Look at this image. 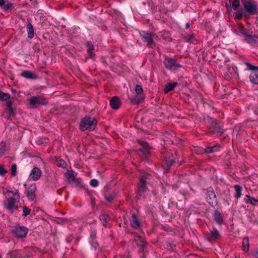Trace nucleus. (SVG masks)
<instances>
[{"mask_svg":"<svg viewBox=\"0 0 258 258\" xmlns=\"http://www.w3.org/2000/svg\"><path fill=\"white\" fill-rule=\"evenodd\" d=\"M207 123L208 128L214 134H217L221 136L223 134L221 126L220 125L219 121L216 120H213L212 117H207Z\"/></svg>","mask_w":258,"mask_h":258,"instance_id":"obj_1","label":"nucleus"},{"mask_svg":"<svg viewBox=\"0 0 258 258\" xmlns=\"http://www.w3.org/2000/svg\"><path fill=\"white\" fill-rule=\"evenodd\" d=\"M97 122V120L95 118L85 117L82 120L80 126L82 131L87 129L92 131L95 129Z\"/></svg>","mask_w":258,"mask_h":258,"instance_id":"obj_2","label":"nucleus"},{"mask_svg":"<svg viewBox=\"0 0 258 258\" xmlns=\"http://www.w3.org/2000/svg\"><path fill=\"white\" fill-rule=\"evenodd\" d=\"M244 8L249 15H255L257 13V3L250 0H241Z\"/></svg>","mask_w":258,"mask_h":258,"instance_id":"obj_3","label":"nucleus"},{"mask_svg":"<svg viewBox=\"0 0 258 258\" xmlns=\"http://www.w3.org/2000/svg\"><path fill=\"white\" fill-rule=\"evenodd\" d=\"M206 199L208 203L212 207H214L217 204V199L216 194L212 187H208L207 189Z\"/></svg>","mask_w":258,"mask_h":258,"instance_id":"obj_4","label":"nucleus"},{"mask_svg":"<svg viewBox=\"0 0 258 258\" xmlns=\"http://www.w3.org/2000/svg\"><path fill=\"white\" fill-rule=\"evenodd\" d=\"M244 63L247 66L249 70L252 71L249 77L250 81L254 84H258V67L253 66L248 62Z\"/></svg>","mask_w":258,"mask_h":258,"instance_id":"obj_5","label":"nucleus"},{"mask_svg":"<svg viewBox=\"0 0 258 258\" xmlns=\"http://www.w3.org/2000/svg\"><path fill=\"white\" fill-rule=\"evenodd\" d=\"M165 67L170 70H177L181 67V65L174 59L171 58H166L164 60Z\"/></svg>","mask_w":258,"mask_h":258,"instance_id":"obj_6","label":"nucleus"},{"mask_svg":"<svg viewBox=\"0 0 258 258\" xmlns=\"http://www.w3.org/2000/svg\"><path fill=\"white\" fill-rule=\"evenodd\" d=\"M148 175L142 176L140 179V183L138 186V194L139 196H141V194L147 189L146 179L148 178Z\"/></svg>","mask_w":258,"mask_h":258,"instance_id":"obj_7","label":"nucleus"},{"mask_svg":"<svg viewBox=\"0 0 258 258\" xmlns=\"http://www.w3.org/2000/svg\"><path fill=\"white\" fill-rule=\"evenodd\" d=\"M29 101L30 104L35 107L40 105H44L46 104L45 100L41 98L40 97L33 96L31 98Z\"/></svg>","mask_w":258,"mask_h":258,"instance_id":"obj_8","label":"nucleus"},{"mask_svg":"<svg viewBox=\"0 0 258 258\" xmlns=\"http://www.w3.org/2000/svg\"><path fill=\"white\" fill-rule=\"evenodd\" d=\"M12 231L17 237H24L27 234L28 229L24 226H21L16 228Z\"/></svg>","mask_w":258,"mask_h":258,"instance_id":"obj_9","label":"nucleus"},{"mask_svg":"<svg viewBox=\"0 0 258 258\" xmlns=\"http://www.w3.org/2000/svg\"><path fill=\"white\" fill-rule=\"evenodd\" d=\"M36 189V185L35 184H31L28 189L27 197L29 200L33 201L36 198L35 191Z\"/></svg>","mask_w":258,"mask_h":258,"instance_id":"obj_10","label":"nucleus"},{"mask_svg":"<svg viewBox=\"0 0 258 258\" xmlns=\"http://www.w3.org/2000/svg\"><path fill=\"white\" fill-rule=\"evenodd\" d=\"M41 170L38 167H34L31 171L30 177L34 181L38 180L41 176Z\"/></svg>","mask_w":258,"mask_h":258,"instance_id":"obj_11","label":"nucleus"},{"mask_svg":"<svg viewBox=\"0 0 258 258\" xmlns=\"http://www.w3.org/2000/svg\"><path fill=\"white\" fill-rule=\"evenodd\" d=\"M142 36V37L144 39L145 41L147 42L148 46L152 47L154 45L153 35L151 34H149L145 32H143Z\"/></svg>","mask_w":258,"mask_h":258,"instance_id":"obj_12","label":"nucleus"},{"mask_svg":"<svg viewBox=\"0 0 258 258\" xmlns=\"http://www.w3.org/2000/svg\"><path fill=\"white\" fill-rule=\"evenodd\" d=\"M220 237V233L219 231L215 228H213L212 230H211L210 233L207 236V239L209 241H215L219 239Z\"/></svg>","mask_w":258,"mask_h":258,"instance_id":"obj_13","label":"nucleus"},{"mask_svg":"<svg viewBox=\"0 0 258 258\" xmlns=\"http://www.w3.org/2000/svg\"><path fill=\"white\" fill-rule=\"evenodd\" d=\"M130 224L134 228H138L141 225V222L135 214H133L130 219Z\"/></svg>","mask_w":258,"mask_h":258,"instance_id":"obj_14","label":"nucleus"},{"mask_svg":"<svg viewBox=\"0 0 258 258\" xmlns=\"http://www.w3.org/2000/svg\"><path fill=\"white\" fill-rule=\"evenodd\" d=\"M165 160L167 163L166 170L168 171L170 166L174 163L175 158L173 154H166L165 156Z\"/></svg>","mask_w":258,"mask_h":258,"instance_id":"obj_15","label":"nucleus"},{"mask_svg":"<svg viewBox=\"0 0 258 258\" xmlns=\"http://www.w3.org/2000/svg\"><path fill=\"white\" fill-rule=\"evenodd\" d=\"M110 105L113 109H118L120 106L119 99L117 96L113 97L110 100Z\"/></svg>","mask_w":258,"mask_h":258,"instance_id":"obj_16","label":"nucleus"},{"mask_svg":"<svg viewBox=\"0 0 258 258\" xmlns=\"http://www.w3.org/2000/svg\"><path fill=\"white\" fill-rule=\"evenodd\" d=\"M142 147L139 150L143 153L145 156H147L150 154V148L146 143H143L142 144Z\"/></svg>","mask_w":258,"mask_h":258,"instance_id":"obj_17","label":"nucleus"},{"mask_svg":"<svg viewBox=\"0 0 258 258\" xmlns=\"http://www.w3.org/2000/svg\"><path fill=\"white\" fill-rule=\"evenodd\" d=\"M21 75L26 78L35 79L37 78V76L29 71H24L22 72Z\"/></svg>","mask_w":258,"mask_h":258,"instance_id":"obj_18","label":"nucleus"},{"mask_svg":"<svg viewBox=\"0 0 258 258\" xmlns=\"http://www.w3.org/2000/svg\"><path fill=\"white\" fill-rule=\"evenodd\" d=\"M116 192L114 191H112L111 192L109 193H106L105 194V200L111 203L112 201L115 199V198L116 197Z\"/></svg>","mask_w":258,"mask_h":258,"instance_id":"obj_19","label":"nucleus"},{"mask_svg":"<svg viewBox=\"0 0 258 258\" xmlns=\"http://www.w3.org/2000/svg\"><path fill=\"white\" fill-rule=\"evenodd\" d=\"M214 220L219 224L221 225L223 223V218L220 212L218 210L214 211Z\"/></svg>","mask_w":258,"mask_h":258,"instance_id":"obj_20","label":"nucleus"},{"mask_svg":"<svg viewBox=\"0 0 258 258\" xmlns=\"http://www.w3.org/2000/svg\"><path fill=\"white\" fill-rule=\"evenodd\" d=\"M249 242L248 237L245 236L243 239L242 241V249L243 250L247 252L249 250Z\"/></svg>","mask_w":258,"mask_h":258,"instance_id":"obj_21","label":"nucleus"},{"mask_svg":"<svg viewBox=\"0 0 258 258\" xmlns=\"http://www.w3.org/2000/svg\"><path fill=\"white\" fill-rule=\"evenodd\" d=\"M100 220L102 222V225L104 227H106L107 224L110 220L109 217L105 214H103L99 216Z\"/></svg>","mask_w":258,"mask_h":258,"instance_id":"obj_22","label":"nucleus"},{"mask_svg":"<svg viewBox=\"0 0 258 258\" xmlns=\"http://www.w3.org/2000/svg\"><path fill=\"white\" fill-rule=\"evenodd\" d=\"M8 205L7 206V209L9 210H11L14 208L16 202V200L14 198H10L8 199Z\"/></svg>","mask_w":258,"mask_h":258,"instance_id":"obj_23","label":"nucleus"},{"mask_svg":"<svg viewBox=\"0 0 258 258\" xmlns=\"http://www.w3.org/2000/svg\"><path fill=\"white\" fill-rule=\"evenodd\" d=\"M27 29L28 31V37L32 38L34 36V29L32 25L30 23H28Z\"/></svg>","mask_w":258,"mask_h":258,"instance_id":"obj_24","label":"nucleus"},{"mask_svg":"<svg viewBox=\"0 0 258 258\" xmlns=\"http://www.w3.org/2000/svg\"><path fill=\"white\" fill-rule=\"evenodd\" d=\"M66 177L68 178V181L69 183L71 182V178H76L77 173L73 170L69 171L68 173H65Z\"/></svg>","mask_w":258,"mask_h":258,"instance_id":"obj_25","label":"nucleus"},{"mask_svg":"<svg viewBox=\"0 0 258 258\" xmlns=\"http://www.w3.org/2000/svg\"><path fill=\"white\" fill-rule=\"evenodd\" d=\"M177 85V83H175L173 84L168 83L166 85L164 91L165 93L170 92L174 89L175 87Z\"/></svg>","mask_w":258,"mask_h":258,"instance_id":"obj_26","label":"nucleus"},{"mask_svg":"<svg viewBox=\"0 0 258 258\" xmlns=\"http://www.w3.org/2000/svg\"><path fill=\"white\" fill-rule=\"evenodd\" d=\"M246 203H249L252 205H255V202H258V200L255 199V198H251L249 196H246L245 198L244 199Z\"/></svg>","mask_w":258,"mask_h":258,"instance_id":"obj_27","label":"nucleus"},{"mask_svg":"<svg viewBox=\"0 0 258 258\" xmlns=\"http://www.w3.org/2000/svg\"><path fill=\"white\" fill-rule=\"evenodd\" d=\"M143 99V98L136 96L131 99V101L133 104H138L142 102Z\"/></svg>","mask_w":258,"mask_h":258,"instance_id":"obj_28","label":"nucleus"},{"mask_svg":"<svg viewBox=\"0 0 258 258\" xmlns=\"http://www.w3.org/2000/svg\"><path fill=\"white\" fill-rule=\"evenodd\" d=\"M56 162L57 163V166L58 167L66 168L67 166L66 162L60 158H56Z\"/></svg>","mask_w":258,"mask_h":258,"instance_id":"obj_29","label":"nucleus"},{"mask_svg":"<svg viewBox=\"0 0 258 258\" xmlns=\"http://www.w3.org/2000/svg\"><path fill=\"white\" fill-rule=\"evenodd\" d=\"M94 50L93 45L90 42L87 43V51L88 53L90 55V57H92L94 55V54L92 52V51Z\"/></svg>","mask_w":258,"mask_h":258,"instance_id":"obj_30","label":"nucleus"},{"mask_svg":"<svg viewBox=\"0 0 258 258\" xmlns=\"http://www.w3.org/2000/svg\"><path fill=\"white\" fill-rule=\"evenodd\" d=\"M219 147L213 146L211 147H207L205 149V152L207 153H212L218 150Z\"/></svg>","mask_w":258,"mask_h":258,"instance_id":"obj_31","label":"nucleus"},{"mask_svg":"<svg viewBox=\"0 0 258 258\" xmlns=\"http://www.w3.org/2000/svg\"><path fill=\"white\" fill-rule=\"evenodd\" d=\"M234 188L236 191V194H235V196L236 198H239L241 196V195L242 188L240 185H236L234 186Z\"/></svg>","mask_w":258,"mask_h":258,"instance_id":"obj_32","label":"nucleus"},{"mask_svg":"<svg viewBox=\"0 0 258 258\" xmlns=\"http://www.w3.org/2000/svg\"><path fill=\"white\" fill-rule=\"evenodd\" d=\"M255 38H257L258 37H256L255 35H251V38H247L246 40L249 43H250L251 45H255L257 43L256 40L255 39Z\"/></svg>","mask_w":258,"mask_h":258,"instance_id":"obj_33","label":"nucleus"},{"mask_svg":"<svg viewBox=\"0 0 258 258\" xmlns=\"http://www.w3.org/2000/svg\"><path fill=\"white\" fill-rule=\"evenodd\" d=\"M10 98V95L8 93H4L0 91V100H7Z\"/></svg>","mask_w":258,"mask_h":258,"instance_id":"obj_34","label":"nucleus"},{"mask_svg":"<svg viewBox=\"0 0 258 258\" xmlns=\"http://www.w3.org/2000/svg\"><path fill=\"white\" fill-rule=\"evenodd\" d=\"M70 183H72L73 185L76 187H82V185L80 182V180L77 178H74L73 181Z\"/></svg>","mask_w":258,"mask_h":258,"instance_id":"obj_35","label":"nucleus"},{"mask_svg":"<svg viewBox=\"0 0 258 258\" xmlns=\"http://www.w3.org/2000/svg\"><path fill=\"white\" fill-rule=\"evenodd\" d=\"M12 8H13V4L10 3L5 4V5L2 8V9L3 10H4L5 11H9V10H12Z\"/></svg>","mask_w":258,"mask_h":258,"instance_id":"obj_36","label":"nucleus"},{"mask_svg":"<svg viewBox=\"0 0 258 258\" xmlns=\"http://www.w3.org/2000/svg\"><path fill=\"white\" fill-rule=\"evenodd\" d=\"M17 174V165L16 164H14L11 167V174L13 176H16Z\"/></svg>","mask_w":258,"mask_h":258,"instance_id":"obj_37","label":"nucleus"},{"mask_svg":"<svg viewBox=\"0 0 258 258\" xmlns=\"http://www.w3.org/2000/svg\"><path fill=\"white\" fill-rule=\"evenodd\" d=\"M23 215L25 216H26L30 214L31 212V210L27 208L26 206L23 207Z\"/></svg>","mask_w":258,"mask_h":258,"instance_id":"obj_38","label":"nucleus"},{"mask_svg":"<svg viewBox=\"0 0 258 258\" xmlns=\"http://www.w3.org/2000/svg\"><path fill=\"white\" fill-rule=\"evenodd\" d=\"M135 91L137 94H141L143 92V90L140 85H137L135 87Z\"/></svg>","mask_w":258,"mask_h":258,"instance_id":"obj_39","label":"nucleus"},{"mask_svg":"<svg viewBox=\"0 0 258 258\" xmlns=\"http://www.w3.org/2000/svg\"><path fill=\"white\" fill-rule=\"evenodd\" d=\"M6 173H7V170H6L4 165L0 164V175L4 176Z\"/></svg>","mask_w":258,"mask_h":258,"instance_id":"obj_40","label":"nucleus"},{"mask_svg":"<svg viewBox=\"0 0 258 258\" xmlns=\"http://www.w3.org/2000/svg\"><path fill=\"white\" fill-rule=\"evenodd\" d=\"M6 145L4 144L0 147V157L5 153Z\"/></svg>","mask_w":258,"mask_h":258,"instance_id":"obj_41","label":"nucleus"},{"mask_svg":"<svg viewBox=\"0 0 258 258\" xmlns=\"http://www.w3.org/2000/svg\"><path fill=\"white\" fill-rule=\"evenodd\" d=\"M239 0H234L232 4V7L234 10H236L239 6Z\"/></svg>","mask_w":258,"mask_h":258,"instance_id":"obj_42","label":"nucleus"},{"mask_svg":"<svg viewBox=\"0 0 258 258\" xmlns=\"http://www.w3.org/2000/svg\"><path fill=\"white\" fill-rule=\"evenodd\" d=\"M240 33L243 35L245 39H247V38H251V35L248 34L247 31L245 29H243V31Z\"/></svg>","mask_w":258,"mask_h":258,"instance_id":"obj_43","label":"nucleus"},{"mask_svg":"<svg viewBox=\"0 0 258 258\" xmlns=\"http://www.w3.org/2000/svg\"><path fill=\"white\" fill-rule=\"evenodd\" d=\"M9 255L11 258H16L18 254L17 251H12L9 253Z\"/></svg>","mask_w":258,"mask_h":258,"instance_id":"obj_44","label":"nucleus"},{"mask_svg":"<svg viewBox=\"0 0 258 258\" xmlns=\"http://www.w3.org/2000/svg\"><path fill=\"white\" fill-rule=\"evenodd\" d=\"M90 184L92 186L95 187L98 185V181L97 180L93 179L91 180Z\"/></svg>","mask_w":258,"mask_h":258,"instance_id":"obj_45","label":"nucleus"},{"mask_svg":"<svg viewBox=\"0 0 258 258\" xmlns=\"http://www.w3.org/2000/svg\"><path fill=\"white\" fill-rule=\"evenodd\" d=\"M235 18L238 19H241L242 18V13L241 12L235 13Z\"/></svg>","mask_w":258,"mask_h":258,"instance_id":"obj_46","label":"nucleus"},{"mask_svg":"<svg viewBox=\"0 0 258 258\" xmlns=\"http://www.w3.org/2000/svg\"><path fill=\"white\" fill-rule=\"evenodd\" d=\"M9 114L10 116H14L15 115L14 109L13 108H11L9 109Z\"/></svg>","mask_w":258,"mask_h":258,"instance_id":"obj_47","label":"nucleus"},{"mask_svg":"<svg viewBox=\"0 0 258 258\" xmlns=\"http://www.w3.org/2000/svg\"><path fill=\"white\" fill-rule=\"evenodd\" d=\"M6 106L9 109L12 107V103L11 101H8L6 102Z\"/></svg>","mask_w":258,"mask_h":258,"instance_id":"obj_48","label":"nucleus"},{"mask_svg":"<svg viewBox=\"0 0 258 258\" xmlns=\"http://www.w3.org/2000/svg\"><path fill=\"white\" fill-rule=\"evenodd\" d=\"M8 191L12 192V194H13L14 196H16V195H17L18 199H19V198H20V195H19V192H18V191L14 192V191H12V190H8Z\"/></svg>","mask_w":258,"mask_h":258,"instance_id":"obj_49","label":"nucleus"},{"mask_svg":"<svg viewBox=\"0 0 258 258\" xmlns=\"http://www.w3.org/2000/svg\"><path fill=\"white\" fill-rule=\"evenodd\" d=\"M5 4V0H0V7L2 8Z\"/></svg>","mask_w":258,"mask_h":258,"instance_id":"obj_50","label":"nucleus"},{"mask_svg":"<svg viewBox=\"0 0 258 258\" xmlns=\"http://www.w3.org/2000/svg\"><path fill=\"white\" fill-rule=\"evenodd\" d=\"M238 29H239V31L241 32V31H243V29H244V28H243V25H241V24H240V25H239L238 26Z\"/></svg>","mask_w":258,"mask_h":258,"instance_id":"obj_51","label":"nucleus"},{"mask_svg":"<svg viewBox=\"0 0 258 258\" xmlns=\"http://www.w3.org/2000/svg\"><path fill=\"white\" fill-rule=\"evenodd\" d=\"M189 26H190L189 24L188 23L185 25V28L188 29L189 28Z\"/></svg>","mask_w":258,"mask_h":258,"instance_id":"obj_52","label":"nucleus"},{"mask_svg":"<svg viewBox=\"0 0 258 258\" xmlns=\"http://www.w3.org/2000/svg\"><path fill=\"white\" fill-rule=\"evenodd\" d=\"M91 237L92 239H94L95 237V235L94 234H92Z\"/></svg>","mask_w":258,"mask_h":258,"instance_id":"obj_53","label":"nucleus"},{"mask_svg":"<svg viewBox=\"0 0 258 258\" xmlns=\"http://www.w3.org/2000/svg\"><path fill=\"white\" fill-rule=\"evenodd\" d=\"M71 182H72L73 181V178H71Z\"/></svg>","mask_w":258,"mask_h":258,"instance_id":"obj_54","label":"nucleus"},{"mask_svg":"<svg viewBox=\"0 0 258 258\" xmlns=\"http://www.w3.org/2000/svg\"><path fill=\"white\" fill-rule=\"evenodd\" d=\"M95 245H97V243H95ZM94 247H95V248H96V247L95 245H94Z\"/></svg>","mask_w":258,"mask_h":258,"instance_id":"obj_55","label":"nucleus"},{"mask_svg":"<svg viewBox=\"0 0 258 258\" xmlns=\"http://www.w3.org/2000/svg\"><path fill=\"white\" fill-rule=\"evenodd\" d=\"M64 221H65V220H62L61 221V222H63Z\"/></svg>","mask_w":258,"mask_h":258,"instance_id":"obj_56","label":"nucleus"},{"mask_svg":"<svg viewBox=\"0 0 258 258\" xmlns=\"http://www.w3.org/2000/svg\"><path fill=\"white\" fill-rule=\"evenodd\" d=\"M0 258H1V256H0Z\"/></svg>","mask_w":258,"mask_h":258,"instance_id":"obj_57","label":"nucleus"}]
</instances>
